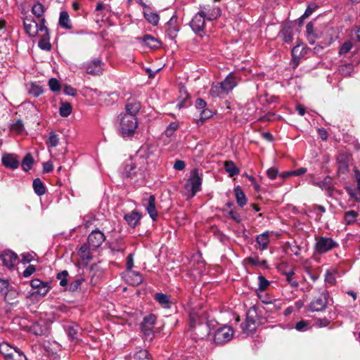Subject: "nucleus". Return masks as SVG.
<instances>
[{"label": "nucleus", "mask_w": 360, "mask_h": 360, "mask_svg": "<svg viewBox=\"0 0 360 360\" xmlns=\"http://www.w3.org/2000/svg\"><path fill=\"white\" fill-rule=\"evenodd\" d=\"M151 147L148 145L142 146L136 153L123 167L122 175L124 178L142 177L147 169L148 159L152 155Z\"/></svg>", "instance_id": "obj_1"}, {"label": "nucleus", "mask_w": 360, "mask_h": 360, "mask_svg": "<svg viewBox=\"0 0 360 360\" xmlns=\"http://www.w3.org/2000/svg\"><path fill=\"white\" fill-rule=\"evenodd\" d=\"M189 318L191 336L196 340L205 339L210 333L207 314L201 309L193 310L189 314Z\"/></svg>", "instance_id": "obj_2"}, {"label": "nucleus", "mask_w": 360, "mask_h": 360, "mask_svg": "<svg viewBox=\"0 0 360 360\" xmlns=\"http://www.w3.org/2000/svg\"><path fill=\"white\" fill-rule=\"evenodd\" d=\"M119 134L123 137H131L135 134L139 123L137 117L121 113L119 117Z\"/></svg>", "instance_id": "obj_3"}, {"label": "nucleus", "mask_w": 360, "mask_h": 360, "mask_svg": "<svg viewBox=\"0 0 360 360\" xmlns=\"http://www.w3.org/2000/svg\"><path fill=\"white\" fill-rule=\"evenodd\" d=\"M202 179L198 169H194L191 172V176L186 181L184 188V195L188 198H193L200 191Z\"/></svg>", "instance_id": "obj_4"}, {"label": "nucleus", "mask_w": 360, "mask_h": 360, "mask_svg": "<svg viewBox=\"0 0 360 360\" xmlns=\"http://www.w3.org/2000/svg\"><path fill=\"white\" fill-rule=\"evenodd\" d=\"M259 323V317L256 307H250L246 314L245 323L242 324V329L244 333L250 334L255 332Z\"/></svg>", "instance_id": "obj_5"}, {"label": "nucleus", "mask_w": 360, "mask_h": 360, "mask_svg": "<svg viewBox=\"0 0 360 360\" xmlns=\"http://www.w3.org/2000/svg\"><path fill=\"white\" fill-rule=\"evenodd\" d=\"M329 293L326 290L320 291L309 304V310L311 311H322L326 309L328 302Z\"/></svg>", "instance_id": "obj_6"}, {"label": "nucleus", "mask_w": 360, "mask_h": 360, "mask_svg": "<svg viewBox=\"0 0 360 360\" xmlns=\"http://www.w3.org/2000/svg\"><path fill=\"white\" fill-rule=\"evenodd\" d=\"M338 246V243L333 238L321 236L316 238L314 250L317 254H324Z\"/></svg>", "instance_id": "obj_7"}, {"label": "nucleus", "mask_w": 360, "mask_h": 360, "mask_svg": "<svg viewBox=\"0 0 360 360\" xmlns=\"http://www.w3.org/2000/svg\"><path fill=\"white\" fill-rule=\"evenodd\" d=\"M201 11L195 15L190 22V26L193 32L200 36L203 33L204 27L205 25V10L206 7L200 6Z\"/></svg>", "instance_id": "obj_8"}, {"label": "nucleus", "mask_w": 360, "mask_h": 360, "mask_svg": "<svg viewBox=\"0 0 360 360\" xmlns=\"http://www.w3.org/2000/svg\"><path fill=\"white\" fill-rule=\"evenodd\" d=\"M42 27H46L45 25L44 18L39 20V23L30 18H26L24 20L25 30L31 37H34L41 33V28H42Z\"/></svg>", "instance_id": "obj_9"}, {"label": "nucleus", "mask_w": 360, "mask_h": 360, "mask_svg": "<svg viewBox=\"0 0 360 360\" xmlns=\"http://www.w3.org/2000/svg\"><path fill=\"white\" fill-rule=\"evenodd\" d=\"M30 285L33 290L31 292V295L34 297H44L50 290L51 287L47 282H44L38 278L32 279L30 282Z\"/></svg>", "instance_id": "obj_10"}, {"label": "nucleus", "mask_w": 360, "mask_h": 360, "mask_svg": "<svg viewBox=\"0 0 360 360\" xmlns=\"http://www.w3.org/2000/svg\"><path fill=\"white\" fill-rule=\"evenodd\" d=\"M233 330L230 327L223 326L218 328L214 335V341L217 344H223L231 340Z\"/></svg>", "instance_id": "obj_11"}, {"label": "nucleus", "mask_w": 360, "mask_h": 360, "mask_svg": "<svg viewBox=\"0 0 360 360\" xmlns=\"http://www.w3.org/2000/svg\"><path fill=\"white\" fill-rule=\"evenodd\" d=\"M104 63L100 59H94L84 64L86 73L92 75H100L103 73Z\"/></svg>", "instance_id": "obj_12"}, {"label": "nucleus", "mask_w": 360, "mask_h": 360, "mask_svg": "<svg viewBox=\"0 0 360 360\" xmlns=\"http://www.w3.org/2000/svg\"><path fill=\"white\" fill-rule=\"evenodd\" d=\"M105 236L99 229H96L91 232L88 236L87 244L94 248H99L105 241Z\"/></svg>", "instance_id": "obj_13"}, {"label": "nucleus", "mask_w": 360, "mask_h": 360, "mask_svg": "<svg viewBox=\"0 0 360 360\" xmlns=\"http://www.w3.org/2000/svg\"><path fill=\"white\" fill-rule=\"evenodd\" d=\"M156 322V317L153 314H150L144 317L141 323V330L146 336H150L153 335V329Z\"/></svg>", "instance_id": "obj_14"}, {"label": "nucleus", "mask_w": 360, "mask_h": 360, "mask_svg": "<svg viewBox=\"0 0 360 360\" xmlns=\"http://www.w3.org/2000/svg\"><path fill=\"white\" fill-rule=\"evenodd\" d=\"M1 162L6 168L15 169L19 167L20 162L18 155L13 153H6L2 156Z\"/></svg>", "instance_id": "obj_15"}, {"label": "nucleus", "mask_w": 360, "mask_h": 360, "mask_svg": "<svg viewBox=\"0 0 360 360\" xmlns=\"http://www.w3.org/2000/svg\"><path fill=\"white\" fill-rule=\"evenodd\" d=\"M38 36L41 38L38 43L39 47L44 51H50L51 44L49 41V33L47 27H42L41 33Z\"/></svg>", "instance_id": "obj_16"}, {"label": "nucleus", "mask_w": 360, "mask_h": 360, "mask_svg": "<svg viewBox=\"0 0 360 360\" xmlns=\"http://www.w3.org/2000/svg\"><path fill=\"white\" fill-rule=\"evenodd\" d=\"M4 266L8 269L13 267L17 259V255L11 250H4L0 255Z\"/></svg>", "instance_id": "obj_17"}, {"label": "nucleus", "mask_w": 360, "mask_h": 360, "mask_svg": "<svg viewBox=\"0 0 360 360\" xmlns=\"http://www.w3.org/2000/svg\"><path fill=\"white\" fill-rule=\"evenodd\" d=\"M64 330L66 332L69 339L72 342H77L79 340V326L74 323H71L64 326Z\"/></svg>", "instance_id": "obj_18"}, {"label": "nucleus", "mask_w": 360, "mask_h": 360, "mask_svg": "<svg viewBox=\"0 0 360 360\" xmlns=\"http://www.w3.org/2000/svg\"><path fill=\"white\" fill-rule=\"evenodd\" d=\"M127 281L131 285L137 286L143 282V276L139 271H127Z\"/></svg>", "instance_id": "obj_19"}, {"label": "nucleus", "mask_w": 360, "mask_h": 360, "mask_svg": "<svg viewBox=\"0 0 360 360\" xmlns=\"http://www.w3.org/2000/svg\"><path fill=\"white\" fill-rule=\"evenodd\" d=\"M269 242V231H265L257 236L256 243L258 245L257 248L261 251L266 250Z\"/></svg>", "instance_id": "obj_20"}, {"label": "nucleus", "mask_w": 360, "mask_h": 360, "mask_svg": "<svg viewBox=\"0 0 360 360\" xmlns=\"http://www.w3.org/2000/svg\"><path fill=\"white\" fill-rule=\"evenodd\" d=\"M220 84L229 94L236 86L238 82L236 76L231 73Z\"/></svg>", "instance_id": "obj_21"}, {"label": "nucleus", "mask_w": 360, "mask_h": 360, "mask_svg": "<svg viewBox=\"0 0 360 360\" xmlns=\"http://www.w3.org/2000/svg\"><path fill=\"white\" fill-rule=\"evenodd\" d=\"M141 108V103L137 101L128 102L125 105L126 112L124 114L130 115L134 117H136V115L139 112Z\"/></svg>", "instance_id": "obj_22"}, {"label": "nucleus", "mask_w": 360, "mask_h": 360, "mask_svg": "<svg viewBox=\"0 0 360 360\" xmlns=\"http://www.w3.org/2000/svg\"><path fill=\"white\" fill-rule=\"evenodd\" d=\"M210 94L214 98H224L228 95V93L223 88L220 82L213 83L210 90Z\"/></svg>", "instance_id": "obj_23"}, {"label": "nucleus", "mask_w": 360, "mask_h": 360, "mask_svg": "<svg viewBox=\"0 0 360 360\" xmlns=\"http://www.w3.org/2000/svg\"><path fill=\"white\" fill-rule=\"evenodd\" d=\"M87 243L83 244L78 251V255L83 262H89L92 259V252Z\"/></svg>", "instance_id": "obj_24"}, {"label": "nucleus", "mask_w": 360, "mask_h": 360, "mask_svg": "<svg viewBox=\"0 0 360 360\" xmlns=\"http://www.w3.org/2000/svg\"><path fill=\"white\" fill-rule=\"evenodd\" d=\"M141 214L134 210L131 212L130 213L126 214L124 217V219L127 222V224L131 226L134 228L137 224L139 223V220L141 219Z\"/></svg>", "instance_id": "obj_25"}, {"label": "nucleus", "mask_w": 360, "mask_h": 360, "mask_svg": "<svg viewBox=\"0 0 360 360\" xmlns=\"http://www.w3.org/2000/svg\"><path fill=\"white\" fill-rule=\"evenodd\" d=\"M86 281V277L83 273H79L74 281H71L69 285V290L75 292L80 289L82 284Z\"/></svg>", "instance_id": "obj_26"}, {"label": "nucleus", "mask_w": 360, "mask_h": 360, "mask_svg": "<svg viewBox=\"0 0 360 360\" xmlns=\"http://www.w3.org/2000/svg\"><path fill=\"white\" fill-rule=\"evenodd\" d=\"M146 210L153 220H155L158 217V211L155 207V198L154 195H150L148 199Z\"/></svg>", "instance_id": "obj_27"}, {"label": "nucleus", "mask_w": 360, "mask_h": 360, "mask_svg": "<svg viewBox=\"0 0 360 360\" xmlns=\"http://www.w3.org/2000/svg\"><path fill=\"white\" fill-rule=\"evenodd\" d=\"M338 168L340 173H345L349 169V160L345 155H340L337 158Z\"/></svg>", "instance_id": "obj_28"}, {"label": "nucleus", "mask_w": 360, "mask_h": 360, "mask_svg": "<svg viewBox=\"0 0 360 360\" xmlns=\"http://www.w3.org/2000/svg\"><path fill=\"white\" fill-rule=\"evenodd\" d=\"M142 42L150 49H158L160 46V41L156 38L146 34L141 39Z\"/></svg>", "instance_id": "obj_29"}, {"label": "nucleus", "mask_w": 360, "mask_h": 360, "mask_svg": "<svg viewBox=\"0 0 360 360\" xmlns=\"http://www.w3.org/2000/svg\"><path fill=\"white\" fill-rule=\"evenodd\" d=\"M234 194L238 205L241 207L245 206L247 203V199L244 192L239 186L234 188Z\"/></svg>", "instance_id": "obj_30"}, {"label": "nucleus", "mask_w": 360, "mask_h": 360, "mask_svg": "<svg viewBox=\"0 0 360 360\" xmlns=\"http://www.w3.org/2000/svg\"><path fill=\"white\" fill-rule=\"evenodd\" d=\"M15 348V347H12L7 342H4L0 343V353L4 356L6 360H8V358L11 357V355L12 352H14Z\"/></svg>", "instance_id": "obj_31"}, {"label": "nucleus", "mask_w": 360, "mask_h": 360, "mask_svg": "<svg viewBox=\"0 0 360 360\" xmlns=\"http://www.w3.org/2000/svg\"><path fill=\"white\" fill-rule=\"evenodd\" d=\"M59 25L61 27L70 30L72 28L70 17L66 11H61L59 18Z\"/></svg>", "instance_id": "obj_32"}, {"label": "nucleus", "mask_w": 360, "mask_h": 360, "mask_svg": "<svg viewBox=\"0 0 360 360\" xmlns=\"http://www.w3.org/2000/svg\"><path fill=\"white\" fill-rule=\"evenodd\" d=\"M4 294L5 295L4 300L8 304H13L17 302L16 299L18 293L15 290L9 289L8 288Z\"/></svg>", "instance_id": "obj_33"}, {"label": "nucleus", "mask_w": 360, "mask_h": 360, "mask_svg": "<svg viewBox=\"0 0 360 360\" xmlns=\"http://www.w3.org/2000/svg\"><path fill=\"white\" fill-rule=\"evenodd\" d=\"M155 300L161 304L164 308H169L170 307V300L169 297L161 292L156 293L154 297Z\"/></svg>", "instance_id": "obj_34"}, {"label": "nucleus", "mask_w": 360, "mask_h": 360, "mask_svg": "<svg viewBox=\"0 0 360 360\" xmlns=\"http://www.w3.org/2000/svg\"><path fill=\"white\" fill-rule=\"evenodd\" d=\"M33 189L36 194L38 195H42L46 193V187L40 179L37 178L33 181L32 183Z\"/></svg>", "instance_id": "obj_35"}, {"label": "nucleus", "mask_w": 360, "mask_h": 360, "mask_svg": "<svg viewBox=\"0 0 360 360\" xmlns=\"http://www.w3.org/2000/svg\"><path fill=\"white\" fill-rule=\"evenodd\" d=\"M143 15L145 18L149 23L152 24L153 25H158L160 20V17L157 13H154L149 10H147L143 12Z\"/></svg>", "instance_id": "obj_36"}, {"label": "nucleus", "mask_w": 360, "mask_h": 360, "mask_svg": "<svg viewBox=\"0 0 360 360\" xmlns=\"http://www.w3.org/2000/svg\"><path fill=\"white\" fill-rule=\"evenodd\" d=\"M224 169L230 176H233L239 174V169L233 161H226L224 162Z\"/></svg>", "instance_id": "obj_37"}, {"label": "nucleus", "mask_w": 360, "mask_h": 360, "mask_svg": "<svg viewBox=\"0 0 360 360\" xmlns=\"http://www.w3.org/2000/svg\"><path fill=\"white\" fill-rule=\"evenodd\" d=\"M34 163V158L30 153H27L22 160L21 166L22 169L25 172H28L31 169L32 165Z\"/></svg>", "instance_id": "obj_38"}, {"label": "nucleus", "mask_w": 360, "mask_h": 360, "mask_svg": "<svg viewBox=\"0 0 360 360\" xmlns=\"http://www.w3.org/2000/svg\"><path fill=\"white\" fill-rule=\"evenodd\" d=\"M32 13L39 18V20L43 18V15L44 13V7L40 3H36L34 4L32 8Z\"/></svg>", "instance_id": "obj_39"}, {"label": "nucleus", "mask_w": 360, "mask_h": 360, "mask_svg": "<svg viewBox=\"0 0 360 360\" xmlns=\"http://www.w3.org/2000/svg\"><path fill=\"white\" fill-rule=\"evenodd\" d=\"M28 93L34 97H38L43 93V89L37 84L31 83L28 88Z\"/></svg>", "instance_id": "obj_40"}, {"label": "nucleus", "mask_w": 360, "mask_h": 360, "mask_svg": "<svg viewBox=\"0 0 360 360\" xmlns=\"http://www.w3.org/2000/svg\"><path fill=\"white\" fill-rule=\"evenodd\" d=\"M60 116L66 117L72 112V106L69 103H63L59 108Z\"/></svg>", "instance_id": "obj_41"}, {"label": "nucleus", "mask_w": 360, "mask_h": 360, "mask_svg": "<svg viewBox=\"0 0 360 360\" xmlns=\"http://www.w3.org/2000/svg\"><path fill=\"white\" fill-rule=\"evenodd\" d=\"M30 331L36 335H43L45 334L46 328L41 326L38 323H34L31 326Z\"/></svg>", "instance_id": "obj_42"}, {"label": "nucleus", "mask_w": 360, "mask_h": 360, "mask_svg": "<svg viewBox=\"0 0 360 360\" xmlns=\"http://www.w3.org/2000/svg\"><path fill=\"white\" fill-rule=\"evenodd\" d=\"M294 270L290 269L289 271L285 272V275L286 276V281L292 286V287H297L299 285V283L294 278Z\"/></svg>", "instance_id": "obj_43"}, {"label": "nucleus", "mask_w": 360, "mask_h": 360, "mask_svg": "<svg viewBox=\"0 0 360 360\" xmlns=\"http://www.w3.org/2000/svg\"><path fill=\"white\" fill-rule=\"evenodd\" d=\"M358 213L354 210H349L345 214V221L347 224H351L356 221Z\"/></svg>", "instance_id": "obj_44"}, {"label": "nucleus", "mask_w": 360, "mask_h": 360, "mask_svg": "<svg viewBox=\"0 0 360 360\" xmlns=\"http://www.w3.org/2000/svg\"><path fill=\"white\" fill-rule=\"evenodd\" d=\"M135 360H153L148 352L146 349H141L134 356Z\"/></svg>", "instance_id": "obj_45"}, {"label": "nucleus", "mask_w": 360, "mask_h": 360, "mask_svg": "<svg viewBox=\"0 0 360 360\" xmlns=\"http://www.w3.org/2000/svg\"><path fill=\"white\" fill-rule=\"evenodd\" d=\"M205 18L208 20H213L220 16V9L214 8L212 10H205Z\"/></svg>", "instance_id": "obj_46"}, {"label": "nucleus", "mask_w": 360, "mask_h": 360, "mask_svg": "<svg viewBox=\"0 0 360 360\" xmlns=\"http://www.w3.org/2000/svg\"><path fill=\"white\" fill-rule=\"evenodd\" d=\"M68 272L66 270L62 271L57 274L56 278L60 281V285L66 287L68 285Z\"/></svg>", "instance_id": "obj_47"}, {"label": "nucleus", "mask_w": 360, "mask_h": 360, "mask_svg": "<svg viewBox=\"0 0 360 360\" xmlns=\"http://www.w3.org/2000/svg\"><path fill=\"white\" fill-rule=\"evenodd\" d=\"M8 360H27V357L22 351L15 348Z\"/></svg>", "instance_id": "obj_48"}, {"label": "nucleus", "mask_w": 360, "mask_h": 360, "mask_svg": "<svg viewBox=\"0 0 360 360\" xmlns=\"http://www.w3.org/2000/svg\"><path fill=\"white\" fill-rule=\"evenodd\" d=\"M310 210L316 213V220L319 221L321 220V214L326 212V208L322 205H314Z\"/></svg>", "instance_id": "obj_49"}, {"label": "nucleus", "mask_w": 360, "mask_h": 360, "mask_svg": "<svg viewBox=\"0 0 360 360\" xmlns=\"http://www.w3.org/2000/svg\"><path fill=\"white\" fill-rule=\"evenodd\" d=\"M318 6L315 4H310L308 5L304 14L300 17V20H304L309 17L317 8Z\"/></svg>", "instance_id": "obj_50"}, {"label": "nucleus", "mask_w": 360, "mask_h": 360, "mask_svg": "<svg viewBox=\"0 0 360 360\" xmlns=\"http://www.w3.org/2000/svg\"><path fill=\"white\" fill-rule=\"evenodd\" d=\"M11 130L17 134H21L24 131V125L20 120H17L11 127Z\"/></svg>", "instance_id": "obj_51"}, {"label": "nucleus", "mask_w": 360, "mask_h": 360, "mask_svg": "<svg viewBox=\"0 0 360 360\" xmlns=\"http://www.w3.org/2000/svg\"><path fill=\"white\" fill-rule=\"evenodd\" d=\"M49 86L50 89L53 92H58L60 89V84L56 78H51L49 81Z\"/></svg>", "instance_id": "obj_52"}, {"label": "nucleus", "mask_w": 360, "mask_h": 360, "mask_svg": "<svg viewBox=\"0 0 360 360\" xmlns=\"http://www.w3.org/2000/svg\"><path fill=\"white\" fill-rule=\"evenodd\" d=\"M353 45H352V43L351 41H345L342 45V46L340 47V50H339V53L340 55H345L346 53H347L348 52L350 51V50L352 49Z\"/></svg>", "instance_id": "obj_53"}, {"label": "nucleus", "mask_w": 360, "mask_h": 360, "mask_svg": "<svg viewBox=\"0 0 360 360\" xmlns=\"http://www.w3.org/2000/svg\"><path fill=\"white\" fill-rule=\"evenodd\" d=\"M328 181H330V178H326L322 181H313L311 184L316 186L320 187L322 190H327L329 188Z\"/></svg>", "instance_id": "obj_54"}, {"label": "nucleus", "mask_w": 360, "mask_h": 360, "mask_svg": "<svg viewBox=\"0 0 360 360\" xmlns=\"http://www.w3.org/2000/svg\"><path fill=\"white\" fill-rule=\"evenodd\" d=\"M212 116V112L210 110L205 108V109L202 110L200 113V120L202 123L205 122V120L209 119Z\"/></svg>", "instance_id": "obj_55"}, {"label": "nucleus", "mask_w": 360, "mask_h": 360, "mask_svg": "<svg viewBox=\"0 0 360 360\" xmlns=\"http://www.w3.org/2000/svg\"><path fill=\"white\" fill-rule=\"evenodd\" d=\"M259 281V289L262 291H264L266 289V288L269 285V282L267 281L264 276H258Z\"/></svg>", "instance_id": "obj_56"}, {"label": "nucleus", "mask_w": 360, "mask_h": 360, "mask_svg": "<svg viewBox=\"0 0 360 360\" xmlns=\"http://www.w3.org/2000/svg\"><path fill=\"white\" fill-rule=\"evenodd\" d=\"M58 138L57 135L53 132H51L49 137V140H48L49 146L52 148H54L58 145Z\"/></svg>", "instance_id": "obj_57"}, {"label": "nucleus", "mask_w": 360, "mask_h": 360, "mask_svg": "<svg viewBox=\"0 0 360 360\" xmlns=\"http://www.w3.org/2000/svg\"><path fill=\"white\" fill-rule=\"evenodd\" d=\"M179 124L176 122H172L167 128L165 134L169 137L173 135L174 132L178 129Z\"/></svg>", "instance_id": "obj_58"}, {"label": "nucleus", "mask_w": 360, "mask_h": 360, "mask_svg": "<svg viewBox=\"0 0 360 360\" xmlns=\"http://www.w3.org/2000/svg\"><path fill=\"white\" fill-rule=\"evenodd\" d=\"M325 282L329 285H334L336 280L333 274L330 272H327L325 276Z\"/></svg>", "instance_id": "obj_59"}, {"label": "nucleus", "mask_w": 360, "mask_h": 360, "mask_svg": "<svg viewBox=\"0 0 360 360\" xmlns=\"http://www.w3.org/2000/svg\"><path fill=\"white\" fill-rule=\"evenodd\" d=\"M308 326V322L306 321H300L295 324V329L298 331H304Z\"/></svg>", "instance_id": "obj_60"}, {"label": "nucleus", "mask_w": 360, "mask_h": 360, "mask_svg": "<svg viewBox=\"0 0 360 360\" xmlns=\"http://www.w3.org/2000/svg\"><path fill=\"white\" fill-rule=\"evenodd\" d=\"M63 92L65 94L71 96H75L77 94L76 89L69 85H65L64 86Z\"/></svg>", "instance_id": "obj_61"}, {"label": "nucleus", "mask_w": 360, "mask_h": 360, "mask_svg": "<svg viewBox=\"0 0 360 360\" xmlns=\"http://www.w3.org/2000/svg\"><path fill=\"white\" fill-rule=\"evenodd\" d=\"M36 271V268L34 265H29L23 271V276L27 278L33 274Z\"/></svg>", "instance_id": "obj_62"}, {"label": "nucleus", "mask_w": 360, "mask_h": 360, "mask_svg": "<svg viewBox=\"0 0 360 360\" xmlns=\"http://www.w3.org/2000/svg\"><path fill=\"white\" fill-rule=\"evenodd\" d=\"M278 173V169L274 167H271L266 171L267 176L272 180L276 178Z\"/></svg>", "instance_id": "obj_63"}, {"label": "nucleus", "mask_w": 360, "mask_h": 360, "mask_svg": "<svg viewBox=\"0 0 360 360\" xmlns=\"http://www.w3.org/2000/svg\"><path fill=\"white\" fill-rule=\"evenodd\" d=\"M283 39L286 43H290L292 41V35L289 30H284L282 33Z\"/></svg>", "instance_id": "obj_64"}]
</instances>
